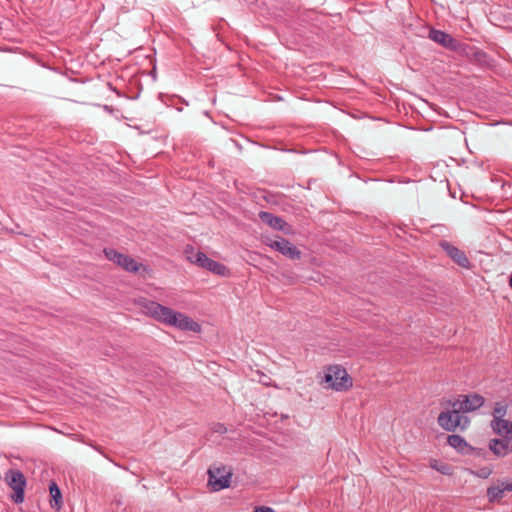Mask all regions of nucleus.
Listing matches in <instances>:
<instances>
[{
  "label": "nucleus",
  "mask_w": 512,
  "mask_h": 512,
  "mask_svg": "<svg viewBox=\"0 0 512 512\" xmlns=\"http://www.w3.org/2000/svg\"><path fill=\"white\" fill-rule=\"evenodd\" d=\"M146 315L166 325L174 326L183 331L200 332L201 326L192 318L183 313L176 312L169 307L163 306L155 301L146 300L142 304Z\"/></svg>",
  "instance_id": "obj_1"
},
{
  "label": "nucleus",
  "mask_w": 512,
  "mask_h": 512,
  "mask_svg": "<svg viewBox=\"0 0 512 512\" xmlns=\"http://www.w3.org/2000/svg\"><path fill=\"white\" fill-rule=\"evenodd\" d=\"M449 404L451 409L441 412L438 416L439 426L446 431H455L456 429L464 431L469 426L470 419L462 414L451 401Z\"/></svg>",
  "instance_id": "obj_2"
},
{
  "label": "nucleus",
  "mask_w": 512,
  "mask_h": 512,
  "mask_svg": "<svg viewBox=\"0 0 512 512\" xmlns=\"http://www.w3.org/2000/svg\"><path fill=\"white\" fill-rule=\"evenodd\" d=\"M321 383H325L326 388H330L336 391H344L352 387L351 377L340 365L329 366L324 373Z\"/></svg>",
  "instance_id": "obj_3"
},
{
  "label": "nucleus",
  "mask_w": 512,
  "mask_h": 512,
  "mask_svg": "<svg viewBox=\"0 0 512 512\" xmlns=\"http://www.w3.org/2000/svg\"><path fill=\"white\" fill-rule=\"evenodd\" d=\"M187 259L192 263L201 268H204L216 275L226 276L228 269L225 265L209 258L205 253L201 251L194 252L193 248H187L185 250Z\"/></svg>",
  "instance_id": "obj_4"
},
{
  "label": "nucleus",
  "mask_w": 512,
  "mask_h": 512,
  "mask_svg": "<svg viewBox=\"0 0 512 512\" xmlns=\"http://www.w3.org/2000/svg\"><path fill=\"white\" fill-rule=\"evenodd\" d=\"M8 486L13 490L11 499L15 504H21L24 501L26 478L20 470L10 469L5 475Z\"/></svg>",
  "instance_id": "obj_5"
},
{
  "label": "nucleus",
  "mask_w": 512,
  "mask_h": 512,
  "mask_svg": "<svg viewBox=\"0 0 512 512\" xmlns=\"http://www.w3.org/2000/svg\"><path fill=\"white\" fill-rule=\"evenodd\" d=\"M103 253L109 261H112L124 270L133 273L139 271L140 265L130 256L122 254L112 248H104Z\"/></svg>",
  "instance_id": "obj_6"
},
{
  "label": "nucleus",
  "mask_w": 512,
  "mask_h": 512,
  "mask_svg": "<svg viewBox=\"0 0 512 512\" xmlns=\"http://www.w3.org/2000/svg\"><path fill=\"white\" fill-rule=\"evenodd\" d=\"M209 480L208 484L212 487L213 491H220L230 486L231 472L226 470V467H211L208 470Z\"/></svg>",
  "instance_id": "obj_7"
},
{
  "label": "nucleus",
  "mask_w": 512,
  "mask_h": 512,
  "mask_svg": "<svg viewBox=\"0 0 512 512\" xmlns=\"http://www.w3.org/2000/svg\"><path fill=\"white\" fill-rule=\"evenodd\" d=\"M484 401L483 396L474 393L470 395H460L459 398L452 401V403L465 415L466 412H472L482 407Z\"/></svg>",
  "instance_id": "obj_8"
},
{
  "label": "nucleus",
  "mask_w": 512,
  "mask_h": 512,
  "mask_svg": "<svg viewBox=\"0 0 512 512\" xmlns=\"http://www.w3.org/2000/svg\"><path fill=\"white\" fill-rule=\"evenodd\" d=\"M268 245L281 253L282 255L292 259L297 260L301 257V251L293 244L290 243L287 239L283 237H277V239L268 243Z\"/></svg>",
  "instance_id": "obj_9"
},
{
  "label": "nucleus",
  "mask_w": 512,
  "mask_h": 512,
  "mask_svg": "<svg viewBox=\"0 0 512 512\" xmlns=\"http://www.w3.org/2000/svg\"><path fill=\"white\" fill-rule=\"evenodd\" d=\"M439 246L458 266L466 269L471 267V263L463 250L445 240L440 241Z\"/></svg>",
  "instance_id": "obj_10"
},
{
  "label": "nucleus",
  "mask_w": 512,
  "mask_h": 512,
  "mask_svg": "<svg viewBox=\"0 0 512 512\" xmlns=\"http://www.w3.org/2000/svg\"><path fill=\"white\" fill-rule=\"evenodd\" d=\"M429 38L435 43L452 51H456L459 46V43L456 39L442 30L431 29L429 31Z\"/></svg>",
  "instance_id": "obj_11"
},
{
  "label": "nucleus",
  "mask_w": 512,
  "mask_h": 512,
  "mask_svg": "<svg viewBox=\"0 0 512 512\" xmlns=\"http://www.w3.org/2000/svg\"><path fill=\"white\" fill-rule=\"evenodd\" d=\"M505 491H512V482L498 481L487 489V497L490 502L498 501L503 498Z\"/></svg>",
  "instance_id": "obj_12"
},
{
  "label": "nucleus",
  "mask_w": 512,
  "mask_h": 512,
  "mask_svg": "<svg viewBox=\"0 0 512 512\" xmlns=\"http://www.w3.org/2000/svg\"><path fill=\"white\" fill-rule=\"evenodd\" d=\"M258 216L263 223L275 230L285 231V228L288 226L281 217L275 216L270 212L260 211Z\"/></svg>",
  "instance_id": "obj_13"
},
{
  "label": "nucleus",
  "mask_w": 512,
  "mask_h": 512,
  "mask_svg": "<svg viewBox=\"0 0 512 512\" xmlns=\"http://www.w3.org/2000/svg\"><path fill=\"white\" fill-rule=\"evenodd\" d=\"M489 449L493 452L497 457H504L508 453L512 451L509 445V439H491L489 442Z\"/></svg>",
  "instance_id": "obj_14"
},
{
  "label": "nucleus",
  "mask_w": 512,
  "mask_h": 512,
  "mask_svg": "<svg viewBox=\"0 0 512 512\" xmlns=\"http://www.w3.org/2000/svg\"><path fill=\"white\" fill-rule=\"evenodd\" d=\"M493 431L503 438L512 439V421L506 419H498L491 421Z\"/></svg>",
  "instance_id": "obj_15"
},
{
  "label": "nucleus",
  "mask_w": 512,
  "mask_h": 512,
  "mask_svg": "<svg viewBox=\"0 0 512 512\" xmlns=\"http://www.w3.org/2000/svg\"><path fill=\"white\" fill-rule=\"evenodd\" d=\"M448 444L456 449L460 453H467L469 450L472 449L471 446L468 445L466 440L457 434L449 435L447 437Z\"/></svg>",
  "instance_id": "obj_16"
},
{
  "label": "nucleus",
  "mask_w": 512,
  "mask_h": 512,
  "mask_svg": "<svg viewBox=\"0 0 512 512\" xmlns=\"http://www.w3.org/2000/svg\"><path fill=\"white\" fill-rule=\"evenodd\" d=\"M49 492L51 496V506L53 508L60 509L62 506V494L61 490L58 487L57 483L55 481H51L49 484Z\"/></svg>",
  "instance_id": "obj_17"
},
{
  "label": "nucleus",
  "mask_w": 512,
  "mask_h": 512,
  "mask_svg": "<svg viewBox=\"0 0 512 512\" xmlns=\"http://www.w3.org/2000/svg\"><path fill=\"white\" fill-rule=\"evenodd\" d=\"M507 413V405L502 402H497L494 406L492 416V420L504 419V416Z\"/></svg>",
  "instance_id": "obj_18"
},
{
  "label": "nucleus",
  "mask_w": 512,
  "mask_h": 512,
  "mask_svg": "<svg viewBox=\"0 0 512 512\" xmlns=\"http://www.w3.org/2000/svg\"><path fill=\"white\" fill-rule=\"evenodd\" d=\"M253 512H275L273 508L268 506H259L254 509Z\"/></svg>",
  "instance_id": "obj_19"
},
{
  "label": "nucleus",
  "mask_w": 512,
  "mask_h": 512,
  "mask_svg": "<svg viewBox=\"0 0 512 512\" xmlns=\"http://www.w3.org/2000/svg\"><path fill=\"white\" fill-rule=\"evenodd\" d=\"M214 431L217 433H225L227 429L223 424L218 423L217 425H215Z\"/></svg>",
  "instance_id": "obj_20"
},
{
  "label": "nucleus",
  "mask_w": 512,
  "mask_h": 512,
  "mask_svg": "<svg viewBox=\"0 0 512 512\" xmlns=\"http://www.w3.org/2000/svg\"><path fill=\"white\" fill-rule=\"evenodd\" d=\"M491 474V470L489 468H483L480 470V477L487 478Z\"/></svg>",
  "instance_id": "obj_21"
},
{
  "label": "nucleus",
  "mask_w": 512,
  "mask_h": 512,
  "mask_svg": "<svg viewBox=\"0 0 512 512\" xmlns=\"http://www.w3.org/2000/svg\"><path fill=\"white\" fill-rule=\"evenodd\" d=\"M484 55H485V54H484V52H482V51H480V50H477V51L475 52V56H476V57H478V56H484Z\"/></svg>",
  "instance_id": "obj_22"
},
{
  "label": "nucleus",
  "mask_w": 512,
  "mask_h": 512,
  "mask_svg": "<svg viewBox=\"0 0 512 512\" xmlns=\"http://www.w3.org/2000/svg\"><path fill=\"white\" fill-rule=\"evenodd\" d=\"M509 286L512 288V273H511V276L509 278Z\"/></svg>",
  "instance_id": "obj_23"
}]
</instances>
